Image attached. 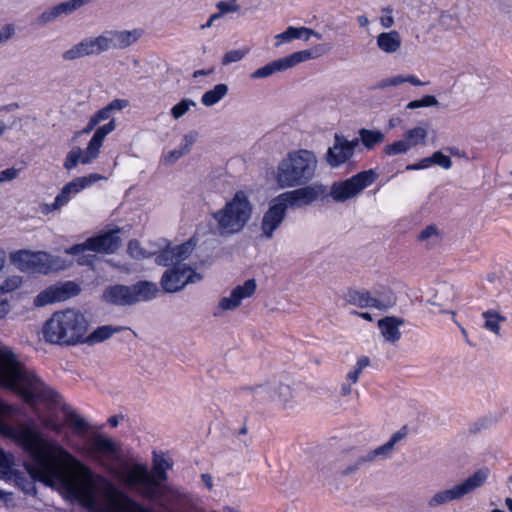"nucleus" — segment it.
I'll use <instances>...</instances> for the list:
<instances>
[{
    "label": "nucleus",
    "instance_id": "nucleus-1",
    "mask_svg": "<svg viewBox=\"0 0 512 512\" xmlns=\"http://www.w3.org/2000/svg\"><path fill=\"white\" fill-rule=\"evenodd\" d=\"M12 438L31 460L24 465L31 478L58 488L65 500L77 502L89 512H152L34 426L14 430Z\"/></svg>",
    "mask_w": 512,
    "mask_h": 512
},
{
    "label": "nucleus",
    "instance_id": "nucleus-2",
    "mask_svg": "<svg viewBox=\"0 0 512 512\" xmlns=\"http://www.w3.org/2000/svg\"><path fill=\"white\" fill-rule=\"evenodd\" d=\"M171 466L164 456L154 453L152 471L147 464L136 461H125L118 467L109 466L108 469L123 486L172 512H179L186 506L194 509L193 499L189 495L164 483L168 479L167 471Z\"/></svg>",
    "mask_w": 512,
    "mask_h": 512
},
{
    "label": "nucleus",
    "instance_id": "nucleus-3",
    "mask_svg": "<svg viewBox=\"0 0 512 512\" xmlns=\"http://www.w3.org/2000/svg\"><path fill=\"white\" fill-rule=\"evenodd\" d=\"M0 385L20 395L29 405L58 402L59 394L28 368L12 348L5 345H0Z\"/></svg>",
    "mask_w": 512,
    "mask_h": 512
},
{
    "label": "nucleus",
    "instance_id": "nucleus-4",
    "mask_svg": "<svg viewBox=\"0 0 512 512\" xmlns=\"http://www.w3.org/2000/svg\"><path fill=\"white\" fill-rule=\"evenodd\" d=\"M89 329V321L84 314L76 309L56 311L44 323L43 338L51 344L76 346L83 344Z\"/></svg>",
    "mask_w": 512,
    "mask_h": 512
},
{
    "label": "nucleus",
    "instance_id": "nucleus-5",
    "mask_svg": "<svg viewBox=\"0 0 512 512\" xmlns=\"http://www.w3.org/2000/svg\"><path fill=\"white\" fill-rule=\"evenodd\" d=\"M318 158L308 149L290 151L276 168L275 180L280 188H294L309 184L316 176Z\"/></svg>",
    "mask_w": 512,
    "mask_h": 512
},
{
    "label": "nucleus",
    "instance_id": "nucleus-6",
    "mask_svg": "<svg viewBox=\"0 0 512 512\" xmlns=\"http://www.w3.org/2000/svg\"><path fill=\"white\" fill-rule=\"evenodd\" d=\"M253 207L243 191H237L223 208L212 213L221 236H230L241 232L252 216Z\"/></svg>",
    "mask_w": 512,
    "mask_h": 512
},
{
    "label": "nucleus",
    "instance_id": "nucleus-7",
    "mask_svg": "<svg viewBox=\"0 0 512 512\" xmlns=\"http://www.w3.org/2000/svg\"><path fill=\"white\" fill-rule=\"evenodd\" d=\"M158 287L150 281H138L133 285L116 284L107 287L103 299L116 306H132L156 298Z\"/></svg>",
    "mask_w": 512,
    "mask_h": 512
},
{
    "label": "nucleus",
    "instance_id": "nucleus-8",
    "mask_svg": "<svg viewBox=\"0 0 512 512\" xmlns=\"http://www.w3.org/2000/svg\"><path fill=\"white\" fill-rule=\"evenodd\" d=\"M116 128L115 120L98 127L92 138L90 139L86 149L82 151L79 147L70 150L64 161V168L68 171L74 169L79 163L86 165L98 158L100 148L102 147L105 137Z\"/></svg>",
    "mask_w": 512,
    "mask_h": 512
},
{
    "label": "nucleus",
    "instance_id": "nucleus-9",
    "mask_svg": "<svg viewBox=\"0 0 512 512\" xmlns=\"http://www.w3.org/2000/svg\"><path fill=\"white\" fill-rule=\"evenodd\" d=\"M79 450L99 462L112 476L113 474L109 471L108 467H116L114 463L120 462L122 458L120 443L102 434H96L91 437L88 440L87 447H82Z\"/></svg>",
    "mask_w": 512,
    "mask_h": 512
},
{
    "label": "nucleus",
    "instance_id": "nucleus-10",
    "mask_svg": "<svg viewBox=\"0 0 512 512\" xmlns=\"http://www.w3.org/2000/svg\"><path fill=\"white\" fill-rule=\"evenodd\" d=\"M79 450L99 462L112 476L113 474L109 471L108 467H116L114 463L120 462L122 458L120 443L102 434H96L91 437L88 440L87 447H82Z\"/></svg>",
    "mask_w": 512,
    "mask_h": 512
},
{
    "label": "nucleus",
    "instance_id": "nucleus-11",
    "mask_svg": "<svg viewBox=\"0 0 512 512\" xmlns=\"http://www.w3.org/2000/svg\"><path fill=\"white\" fill-rule=\"evenodd\" d=\"M489 470L482 468L474 472L462 483L453 486L450 489L438 491L428 501L430 507H437L447 504L454 500H460L464 496L471 494L477 488L483 486L488 479Z\"/></svg>",
    "mask_w": 512,
    "mask_h": 512
},
{
    "label": "nucleus",
    "instance_id": "nucleus-12",
    "mask_svg": "<svg viewBox=\"0 0 512 512\" xmlns=\"http://www.w3.org/2000/svg\"><path fill=\"white\" fill-rule=\"evenodd\" d=\"M378 178L373 169H368L353 175L344 181L334 182L330 188L329 196L336 202H345L372 185Z\"/></svg>",
    "mask_w": 512,
    "mask_h": 512
},
{
    "label": "nucleus",
    "instance_id": "nucleus-13",
    "mask_svg": "<svg viewBox=\"0 0 512 512\" xmlns=\"http://www.w3.org/2000/svg\"><path fill=\"white\" fill-rule=\"evenodd\" d=\"M119 232L120 229H116L98 236L90 237L83 243L65 249V253L68 255H79L87 250L105 254L114 253L121 245V238L118 235Z\"/></svg>",
    "mask_w": 512,
    "mask_h": 512
},
{
    "label": "nucleus",
    "instance_id": "nucleus-14",
    "mask_svg": "<svg viewBox=\"0 0 512 512\" xmlns=\"http://www.w3.org/2000/svg\"><path fill=\"white\" fill-rule=\"evenodd\" d=\"M299 188L278 195V201L288 207H303L327 196V187L321 183L298 186Z\"/></svg>",
    "mask_w": 512,
    "mask_h": 512
},
{
    "label": "nucleus",
    "instance_id": "nucleus-15",
    "mask_svg": "<svg viewBox=\"0 0 512 512\" xmlns=\"http://www.w3.org/2000/svg\"><path fill=\"white\" fill-rule=\"evenodd\" d=\"M407 435V428L404 426L397 432H395L390 439L383 445L377 447L374 450L367 452L365 455H361L357 457L355 462L351 465H348L344 468L340 473L342 476H348L355 473L360 467L365 464L372 463L376 459H386L389 457L391 452L393 451L395 445L405 438Z\"/></svg>",
    "mask_w": 512,
    "mask_h": 512
},
{
    "label": "nucleus",
    "instance_id": "nucleus-16",
    "mask_svg": "<svg viewBox=\"0 0 512 512\" xmlns=\"http://www.w3.org/2000/svg\"><path fill=\"white\" fill-rule=\"evenodd\" d=\"M202 275L186 265L167 269L160 280L162 289L167 293L181 291L187 284L199 282Z\"/></svg>",
    "mask_w": 512,
    "mask_h": 512
},
{
    "label": "nucleus",
    "instance_id": "nucleus-17",
    "mask_svg": "<svg viewBox=\"0 0 512 512\" xmlns=\"http://www.w3.org/2000/svg\"><path fill=\"white\" fill-rule=\"evenodd\" d=\"M311 58H313V55L310 50L297 51L288 56L271 61L268 64L264 65L263 67L258 68L250 75V78H267L272 76L276 72L285 71Z\"/></svg>",
    "mask_w": 512,
    "mask_h": 512
},
{
    "label": "nucleus",
    "instance_id": "nucleus-18",
    "mask_svg": "<svg viewBox=\"0 0 512 512\" xmlns=\"http://www.w3.org/2000/svg\"><path fill=\"white\" fill-rule=\"evenodd\" d=\"M107 51H109L107 40L105 33L103 32L97 37L82 39L79 43L64 51L62 58L65 61H73L86 56L99 55Z\"/></svg>",
    "mask_w": 512,
    "mask_h": 512
},
{
    "label": "nucleus",
    "instance_id": "nucleus-19",
    "mask_svg": "<svg viewBox=\"0 0 512 512\" xmlns=\"http://www.w3.org/2000/svg\"><path fill=\"white\" fill-rule=\"evenodd\" d=\"M12 260L22 271L47 274L52 269L50 255L46 252L21 250L12 255Z\"/></svg>",
    "mask_w": 512,
    "mask_h": 512
},
{
    "label": "nucleus",
    "instance_id": "nucleus-20",
    "mask_svg": "<svg viewBox=\"0 0 512 512\" xmlns=\"http://www.w3.org/2000/svg\"><path fill=\"white\" fill-rule=\"evenodd\" d=\"M81 292L78 284L67 281L61 285H53L40 292L34 299L35 306L42 307L51 303L65 301Z\"/></svg>",
    "mask_w": 512,
    "mask_h": 512
},
{
    "label": "nucleus",
    "instance_id": "nucleus-21",
    "mask_svg": "<svg viewBox=\"0 0 512 512\" xmlns=\"http://www.w3.org/2000/svg\"><path fill=\"white\" fill-rule=\"evenodd\" d=\"M287 208L284 203L278 201L276 197L269 205L267 211L263 214L261 220L262 237L271 239L275 230L282 224L286 217Z\"/></svg>",
    "mask_w": 512,
    "mask_h": 512
},
{
    "label": "nucleus",
    "instance_id": "nucleus-22",
    "mask_svg": "<svg viewBox=\"0 0 512 512\" xmlns=\"http://www.w3.org/2000/svg\"><path fill=\"white\" fill-rule=\"evenodd\" d=\"M100 179H102V176L96 173L73 179L72 181L64 185L59 194L55 197L54 206H65L70 201L72 196L78 194L83 189L91 186Z\"/></svg>",
    "mask_w": 512,
    "mask_h": 512
},
{
    "label": "nucleus",
    "instance_id": "nucleus-23",
    "mask_svg": "<svg viewBox=\"0 0 512 512\" xmlns=\"http://www.w3.org/2000/svg\"><path fill=\"white\" fill-rule=\"evenodd\" d=\"M256 281L248 279L243 285L236 286L228 297H222L218 303L217 309L220 311L235 310L242 300L251 297L256 291Z\"/></svg>",
    "mask_w": 512,
    "mask_h": 512
},
{
    "label": "nucleus",
    "instance_id": "nucleus-24",
    "mask_svg": "<svg viewBox=\"0 0 512 512\" xmlns=\"http://www.w3.org/2000/svg\"><path fill=\"white\" fill-rule=\"evenodd\" d=\"M108 50L125 49L134 44L141 36V31L134 29L128 30H106L104 31Z\"/></svg>",
    "mask_w": 512,
    "mask_h": 512
},
{
    "label": "nucleus",
    "instance_id": "nucleus-25",
    "mask_svg": "<svg viewBox=\"0 0 512 512\" xmlns=\"http://www.w3.org/2000/svg\"><path fill=\"white\" fill-rule=\"evenodd\" d=\"M352 158L351 148L342 143V136L337 133L334 136V144L328 148L325 161L332 168H337Z\"/></svg>",
    "mask_w": 512,
    "mask_h": 512
},
{
    "label": "nucleus",
    "instance_id": "nucleus-26",
    "mask_svg": "<svg viewBox=\"0 0 512 512\" xmlns=\"http://www.w3.org/2000/svg\"><path fill=\"white\" fill-rule=\"evenodd\" d=\"M404 324V319L396 316H386L378 320V327L384 340L395 343L401 338L399 327Z\"/></svg>",
    "mask_w": 512,
    "mask_h": 512
},
{
    "label": "nucleus",
    "instance_id": "nucleus-27",
    "mask_svg": "<svg viewBox=\"0 0 512 512\" xmlns=\"http://www.w3.org/2000/svg\"><path fill=\"white\" fill-rule=\"evenodd\" d=\"M61 411L65 415L66 424L73 429L78 436H84L89 430V423L74 411L69 405L64 404Z\"/></svg>",
    "mask_w": 512,
    "mask_h": 512
},
{
    "label": "nucleus",
    "instance_id": "nucleus-28",
    "mask_svg": "<svg viewBox=\"0 0 512 512\" xmlns=\"http://www.w3.org/2000/svg\"><path fill=\"white\" fill-rule=\"evenodd\" d=\"M376 43L382 52L393 54L400 49L402 38L398 31L392 30L380 33L376 38Z\"/></svg>",
    "mask_w": 512,
    "mask_h": 512
},
{
    "label": "nucleus",
    "instance_id": "nucleus-29",
    "mask_svg": "<svg viewBox=\"0 0 512 512\" xmlns=\"http://www.w3.org/2000/svg\"><path fill=\"white\" fill-rule=\"evenodd\" d=\"M345 300L350 305H354L359 308H374V306H378L377 304H380L373 300L372 292L364 289H349L345 296Z\"/></svg>",
    "mask_w": 512,
    "mask_h": 512
},
{
    "label": "nucleus",
    "instance_id": "nucleus-30",
    "mask_svg": "<svg viewBox=\"0 0 512 512\" xmlns=\"http://www.w3.org/2000/svg\"><path fill=\"white\" fill-rule=\"evenodd\" d=\"M124 330V327L121 326H112V325H103L97 327L92 333L84 336L83 343L88 345H94L97 343H101L107 339H109L115 333Z\"/></svg>",
    "mask_w": 512,
    "mask_h": 512
},
{
    "label": "nucleus",
    "instance_id": "nucleus-31",
    "mask_svg": "<svg viewBox=\"0 0 512 512\" xmlns=\"http://www.w3.org/2000/svg\"><path fill=\"white\" fill-rule=\"evenodd\" d=\"M244 393L252 394L254 401L260 404H267L276 401V386L275 385H259L255 388H244Z\"/></svg>",
    "mask_w": 512,
    "mask_h": 512
},
{
    "label": "nucleus",
    "instance_id": "nucleus-32",
    "mask_svg": "<svg viewBox=\"0 0 512 512\" xmlns=\"http://www.w3.org/2000/svg\"><path fill=\"white\" fill-rule=\"evenodd\" d=\"M22 278L20 276H10L6 278L0 285V296L5 293L12 292L20 287ZM9 312V303L7 299L0 298V319L4 318Z\"/></svg>",
    "mask_w": 512,
    "mask_h": 512
},
{
    "label": "nucleus",
    "instance_id": "nucleus-33",
    "mask_svg": "<svg viewBox=\"0 0 512 512\" xmlns=\"http://www.w3.org/2000/svg\"><path fill=\"white\" fill-rule=\"evenodd\" d=\"M373 300L379 302L378 306H374L375 309L386 311L392 308L397 301L396 295L389 288L375 289L372 292Z\"/></svg>",
    "mask_w": 512,
    "mask_h": 512
},
{
    "label": "nucleus",
    "instance_id": "nucleus-34",
    "mask_svg": "<svg viewBox=\"0 0 512 512\" xmlns=\"http://www.w3.org/2000/svg\"><path fill=\"white\" fill-rule=\"evenodd\" d=\"M403 137L410 149L419 145L425 146L428 138V130L426 127L416 126L404 132Z\"/></svg>",
    "mask_w": 512,
    "mask_h": 512
},
{
    "label": "nucleus",
    "instance_id": "nucleus-35",
    "mask_svg": "<svg viewBox=\"0 0 512 512\" xmlns=\"http://www.w3.org/2000/svg\"><path fill=\"white\" fill-rule=\"evenodd\" d=\"M358 133L362 144L368 150L373 149L376 145L383 143L385 140V135L380 130L361 128Z\"/></svg>",
    "mask_w": 512,
    "mask_h": 512
},
{
    "label": "nucleus",
    "instance_id": "nucleus-36",
    "mask_svg": "<svg viewBox=\"0 0 512 512\" xmlns=\"http://www.w3.org/2000/svg\"><path fill=\"white\" fill-rule=\"evenodd\" d=\"M228 93V86L220 83L214 86L213 89L206 91L202 97L201 102L204 106L210 107L218 103Z\"/></svg>",
    "mask_w": 512,
    "mask_h": 512
},
{
    "label": "nucleus",
    "instance_id": "nucleus-37",
    "mask_svg": "<svg viewBox=\"0 0 512 512\" xmlns=\"http://www.w3.org/2000/svg\"><path fill=\"white\" fill-rule=\"evenodd\" d=\"M128 101L124 99H114L108 105L98 110L91 117L96 120V123L99 124L101 121L107 120L110 118L111 114L115 110H122L127 107Z\"/></svg>",
    "mask_w": 512,
    "mask_h": 512
},
{
    "label": "nucleus",
    "instance_id": "nucleus-38",
    "mask_svg": "<svg viewBox=\"0 0 512 512\" xmlns=\"http://www.w3.org/2000/svg\"><path fill=\"white\" fill-rule=\"evenodd\" d=\"M153 255H155V263L157 265L164 267L171 265L180 266L175 256L174 248L170 244H167L166 247L161 249L158 253H153Z\"/></svg>",
    "mask_w": 512,
    "mask_h": 512
},
{
    "label": "nucleus",
    "instance_id": "nucleus-39",
    "mask_svg": "<svg viewBox=\"0 0 512 512\" xmlns=\"http://www.w3.org/2000/svg\"><path fill=\"white\" fill-rule=\"evenodd\" d=\"M197 242L198 240L195 237H191L186 242L180 245L173 246L175 256L177 258L179 265L182 261L186 260L191 255V253L197 246Z\"/></svg>",
    "mask_w": 512,
    "mask_h": 512
},
{
    "label": "nucleus",
    "instance_id": "nucleus-40",
    "mask_svg": "<svg viewBox=\"0 0 512 512\" xmlns=\"http://www.w3.org/2000/svg\"><path fill=\"white\" fill-rule=\"evenodd\" d=\"M305 27H293L289 26L284 32L275 36V46L279 47L283 43L290 42L294 39H299L304 34Z\"/></svg>",
    "mask_w": 512,
    "mask_h": 512
},
{
    "label": "nucleus",
    "instance_id": "nucleus-41",
    "mask_svg": "<svg viewBox=\"0 0 512 512\" xmlns=\"http://www.w3.org/2000/svg\"><path fill=\"white\" fill-rule=\"evenodd\" d=\"M483 318L485 319L484 327L495 333L496 335L500 334V322L505 321V317L500 316L497 312L492 310H488L483 312Z\"/></svg>",
    "mask_w": 512,
    "mask_h": 512
},
{
    "label": "nucleus",
    "instance_id": "nucleus-42",
    "mask_svg": "<svg viewBox=\"0 0 512 512\" xmlns=\"http://www.w3.org/2000/svg\"><path fill=\"white\" fill-rule=\"evenodd\" d=\"M94 0H68L65 2H61L57 4V8L60 14V17L62 16H68L71 15L73 12L81 8L82 6L89 4L93 2Z\"/></svg>",
    "mask_w": 512,
    "mask_h": 512
},
{
    "label": "nucleus",
    "instance_id": "nucleus-43",
    "mask_svg": "<svg viewBox=\"0 0 512 512\" xmlns=\"http://www.w3.org/2000/svg\"><path fill=\"white\" fill-rule=\"evenodd\" d=\"M418 240L426 242L427 245H436L440 242L441 237L436 225H428L418 235Z\"/></svg>",
    "mask_w": 512,
    "mask_h": 512
},
{
    "label": "nucleus",
    "instance_id": "nucleus-44",
    "mask_svg": "<svg viewBox=\"0 0 512 512\" xmlns=\"http://www.w3.org/2000/svg\"><path fill=\"white\" fill-rule=\"evenodd\" d=\"M276 386V401L284 408L288 407L293 399L292 389L289 385L278 384Z\"/></svg>",
    "mask_w": 512,
    "mask_h": 512
},
{
    "label": "nucleus",
    "instance_id": "nucleus-45",
    "mask_svg": "<svg viewBox=\"0 0 512 512\" xmlns=\"http://www.w3.org/2000/svg\"><path fill=\"white\" fill-rule=\"evenodd\" d=\"M410 150L409 145L405 141L404 137L391 144H387L383 148V152L387 156H396L400 154H406Z\"/></svg>",
    "mask_w": 512,
    "mask_h": 512
},
{
    "label": "nucleus",
    "instance_id": "nucleus-46",
    "mask_svg": "<svg viewBox=\"0 0 512 512\" xmlns=\"http://www.w3.org/2000/svg\"><path fill=\"white\" fill-rule=\"evenodd\" d=\"M369 364H370L369 357H367V356L360 357L357 360L355 367L351 371H349V373L347 374L346 381L350 382V384H355L358 381L363 369L366 368L367 366H369Z\"/></svg>",
    "mask_w": 512,
    "mask_h": 512
},
{
    "label": "nucleus",
    "instance_id": "nucleus-47",
    "mask_svg": "<svg viewBox=\"0 0 512 512\" xmlns=\"http://www.w3.org/2000/svg\"><path fill=\"white\" fill-rule=\"evenodd\" d=\"M128 254L134 259H145L153 256V253L146 251L136 239L130 240L127 247Z\"/></svg>",
    "mask_w": 512,
    "mask_h": 512
},
{
    "label": "nucleus",
    "instance_id": "nucleus-48",
    "mask_svg": "<svg viewBox=\"0 0 512 512\" xmlns=\"http://www.w3.org/2000/svg\"><path fill=\"white\" fill-rule=\"evenodd\" d=\"M196 102L189 98L182 99L179 103L171 108V115L174 119H179L184 116L191 107H195Z\"/></svg>",
    "mask_w": 512,
    "mask_h": 512
},
{
    "label": "nucleus",
    "instance_id": "nucleus-49",
    "mask_svg": "<svg viewBox=\"0 0 512 512\" xmlns=\"http://www.w3.org/2000/svg\"><path fill=\"white\" fill-rule=\"evenodd\" d=\"M439 106V102L433 95H425L421 99L410 101L407 104V109H417L421 107Z\"/></svg>",
    "mask_w": 512,
    "mask_h": 512
},
{
    "label": "nucleus",
    "instance_id": "nucleus-50",
    "mask_svg": "<svg viewBox=\"0 0 512 512\" xmlns=\"http://www.w3.org/2000/svg\"><path fill=\"white\" fill-rule=\"evenodd\" d=\"M430 166L438 165L445 170H448L452 167V160L449 156L444 155L441 151L434 152L430 157Z\"/></svg>",
    "mask_w": 512,
    "mask_h": 512
},
{
    "label": "nucleus",
    "instance_id": "nucleus-51",
    "mask_svg": "<svg viewBox=\"0 0 512 512\" xmlns=\"http://www.w3.org/2000/svg\"><path fill=\"white\" fill-rule=\"evenodd\" d=\"M247 53L248 49L230 50L224 54L222 58V65L226 66L239 62L246 56Z\"/></svg>",
    "mask_w": 512,
    "mask_h": 512
},
{
    "label": "nucleus",
    "instance_id": "nucleus-52",
    "mask_svg": "<svg viewBox=\"0 0 512 512\" xmlns=\"http://www.w3.org/2000/svg\"><path fill=\"white\" fill-rule=\"evenodd\" d=\"M60 18V14L57 6H53L51 8L46 9L44 12L40 14L37 18V23L40 25H46Z\"/></svg>",
    "mask_w": 512,
    "mask_h": 512
},
{
    "label": "nucleus",
    "instance_id": "nucleus-53",
    "mask_svg": "<svg viewBox=\"0 0 512 512\" xmlns=\"http://www.w3.org/2000/svg\"><path fill=\"white\" fill-rule=\"evenodd\" d=\"M12 459L8 456L4 450L0 447V477H6L11 472Z\"/></svg>",
    "mask_w": 512,
    "mask_h": 512
},
{
    "label": "nucleus",
    "instance_id": "nucleus-54",
    "mask_svg": "<svg viewBox=\"0 0 512 512\" xmlns=\"http://www.w3.org/2000/svg\"><path fill=\"white\" fill-rule=\"evenodd\" d=\"M197 137L198 134L195 131H191L184 135L182 143L178 148L181 152H183V155L188 154L190 152L192 145L197 140Z\"/></svg>",
    "mask_w": 512,
    "mask_h": 512
},
{
    "label": "nucleus",
    "instance_id": "nucleus-55",
    "mask_svg": "<svg viewBox=\"0 0 512 512\" xmlns=\"http://www.w3.org/2000/svg\"><path fill=\"white\" fill-rule=\"evenodd\" d=\"M216 7L219 10L218 14H221V16L227 13L237 12L240 8L236 0L219 1Z\"/></svg>",
    "mask_w": 512,
    "mask_h": 512
},
{
    "label": "nucleus",
    "instance_id": "nucleus-56",
    "mask_svg": "<svg viewBox=\"0 0 512 512\" xmlns=\"http://www.w3.org/2000/svg\"><path fill=\"white\" fill-rule=\"evenodd\" d=\"M403 83H405V76H403V75H396L394 77L386 78V79L381 80L376 85V87L380 88V89H384V88L390 87V86H398V85L403 84Z\"/></svg>",
    "mask_w": 512,
    "mask_h": 512
},
{
    "label": "nucleus",
    "instance_id": "nucleus-57",
    "mask_svg": "<svg viewBox=\"0 0 512 512\" xmlns=\"http://www.w3.org/2000/svg\"><path fill=\"white\" fill-rule=\"evenodd\" d=\"M20 170L14 167L7 168L0 172V184L4 182H10L16 179L19 175Z\"/></svg>",
    "mask_w": 512,
    "mask_h": 512
},
{
    "label": "nucleus",
    "instance_id": "nucleus-58",
    "mask_svg": "<svg viewBox=\"0 0 512 512\" xmlns=\"http://www.w3.org/2000/svg\"><path fill=\"white\" fill-rule=\"evenodd\" d=\"M383 12H386L387 15L382 16L380 18V23L384 28L388 29V28L392 27L394 24V18L392 16V9L389 7H386L383 9Z\"/></svg>",
    "mask_w": 512,
    "mask_h": 512
},
{
    "label": "nucleus",
    "instance_id": "nucleus-59",
    "mask_svg": "<svg viewBox=\"0 0 512 512\" xmlns=\"http://www.w3.org/2000/svg\"><path fill=\"white\" fill-rule=\"evenodd\" d=\"M429 167H430V159H429V157H426V158L419 160L417 163L407 165L406 170H408V171L421 170V169H427Z\"/></svg>",
    "mask_w": 512,
    "mask_h": 512
},
{
    "label": "nucleus",
    "instance_id": "nucleus-60",
    "mask_svg": "<svg viewBox=\"0 0 512 512\" xmlns=\"http://www.w3.org/2000/svg\"><path fill=\"white\" fill-rule=\"evenodd\" d=\"M453 22H458L457 19L450 13L443 12L440 16L439 23L446 28H453Z\"/></svg>",
    "mask_w": 512,
    "mask_h": 512
},
{
    "label": "nucleus",
    "instance_id": "nucleus-61",
    "mask_svg": "<svg viewBox=\"0 0 512 512\" xmlns=\"http://www.w3.org/2000/svg\"><path fill=\"white\" fill-rule=\"evenodd\" d=\"M79 255H80V257L77 260V263L79 265H82V266H84V265L92 266L94 264V262L96 261V256L93 255V254H86L85 255L84 253H82V254H79Z\"/></svg>",
    "mask_w": 512,
    "mask_h": 512
},
{
    "label": "nucleus",
    "instance_id": "nucleus-62",
    "mask_svg": "<svg viewBox=\"0 0 512 512\" xmlns=\"http://www.w3.org/2000/svg\"><path fill=\"white\" fill-rule=\"evenodd\" d=\"M43 424L46 428L57 434L61 433L63 430V425L53 421L52 419L45 420Z\"/></svg>",
    "mask_w": 512,
    "mask_h": 512
},
{
    "label": "nucleus",
    "instance_id": "nucleus-63",
    "mask_svg": "<svg viewBox=\"0 0 512 512\" xmlns=\"http://www.w3.org/2000/svg\"><path fill=\"white\" fill-rule=\"evenodd\" d=\"M182 156H183V152H181L178 148H176V149L170 151L165 156V161L170 163V164H173Z\"/></svg>",
    "mask_w": 512,
    "mask_h": 512
},
{
    "label": "nucleus",
    "instance_id": "nucleus-64",
    "mask_svg": "<svg viewBox=\"0 0 512 512\" xmlns=\"http://www.w3.org/2000/svg\"><path fill=\"white\" fill-rule=\"evenodd\" d=\"M14 33V28L10 25H7L5 26L1 31H0V43L8 40L9 38H11V36L13 35Z\"/></svg>",
    "mask_w": 512,
    "mask_h": 512
}]
</instances>
